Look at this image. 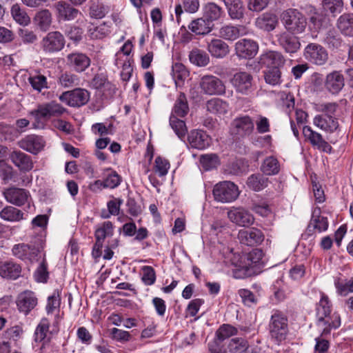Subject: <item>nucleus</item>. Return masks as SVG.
<instances>
[{
	"mask_svg": "<svg viewBox=\"0 0 353 353\" xmlns=\"http://www.w3.org/2000/svg\"><path fill=\"white\" fill-rule=\"evenodd\" d=\"M316 325L321 332V336L330 334L332 330H336L341 325V318L338 313H331V303L328 297L321 294L316 305Z\"/></svg>",
	"mask_w": 353,
	"mask_h": 353,
	"instance_id": "nucleus-1",
	"label": "nucleus"
},
{
	"mask_svg": "<svg viewBox=\"0 0 353 353\" xmlns=\"http://www.w3.org/2000/svg\"><path fill=\"white\" fill-rule=\"evenodd\" d=\"M281 21L285 30L296 34L303 33L307 26L305 15L295 8L284 10L281 14Z\"/></svg>",
	"mask_w": 353,
	"mask_h": 353,
	"instance_id": "nucleus-2",
	"label": "nucleus"
},
{
	"mask_svg": "<svg viewBox=\"0 0 353 353\" xmlns=\"http://www.w3.org/2000/svg\"><path fill=\"white\" fill-rule=\"evenodd\" d=\"M239 195L238 187L231 181H225L219 182L213 188L214 198L219 202H232L238 198Z\"/></svg>",
	"mask_w": 353,
	"mask_h": 353,
	"instance_id": "nucleus-3",
	"label": "nucleus"
},
{
	"mask_svg": "<svg viewBox=\"0 0 353 353\" xmlns=\"http://www.w3.org/2000/svg\"><path fill=\"white\" fill-rule=\"evenodd\" d=\"M288 332L287 317L281 312L276 310L271 316L270 333L272 339L277 342L285 339Z\"/></svg>",
	"mask_w": 353,
	"mask_h": 353,
	"instance_id": "nucleus-4",
	"label": "nucleus"
},
{
	"mask_svg": "<svg viewBox=\"0 0 353 353\" xmlns=\"http://www.w3.org/2000/svg\"><path fill=\"white\" fill-rule=\"evenodd\" d=\"M303 57L309 63L319 66L324 65L329 59L327 50L316 43H310L305 47Z\"/></svg>",
	"mask_w": 353,
	"mask_h": 353,
	"instance_id": "nucleus-5",
	"label": "nucleus"
},
{
	"mask_svg": "<svg viewBox=\"0 0 353 353\" xmlns=\"http://www.w3.org/2000/svg\"><path fill=\"white\" fill-rule=\"evenodd\" d=\"M287 30H283L275 34L276 42L286 53L293 54L301 48L299 37Z\"/></svg>",
	"mask_w": 353,
	"mask_h": 353,
	"instance_id": "nucleus-6",
	"label": "nucleus"
},
{
	"mask_svg": "<svg viewBox=\"0 0 353 353\" xmlns=\"http://www.w3.org/2000/svg\"><path fill=\"white\" fill-rule=\"evenodd\" d=\"M90 99V92L83 88L66 91L59 96V100L71 107H80L86 104Z\"/></svg>",
	"mask_w": 353,
	"mask_h": 353,
	"instance_id": "nucleus-7",
	"label": "nucleus"
},
{
	"mask_svg": "<svg viewBox=\"0 0 353 353\" xmlns=\"http://www.w3.org/2000/svg\"><path fill=\"white\" fill-rule=\"evenodd\" d=\"M63 35L58 32H48L41 41V48L46 53H54L61 50L65 46Z\"/></svg>",
	"mask_w": 353,
	"mask_h": 353,
	"instance_id": "nucleus-8",
	"label": "nucleus"
},
{
	"mask_svg": "<svg viewBox=\"0 0 353 353\" xmlns=\"http://www.w3.org/2000/svg\"><path fill=\"white\" fill-rule=\"evenodd\" d=\"M263 252L260 249H253L249 253L241 257L239 264L236 265L239 268V270L234 272V276L236 279L243 277V276L240 274L241 270H246L249 268L256 265L257 264H264L263 261Z\"/></svg>",
	"mask_w": 353,
	"mask_h": 353,
	"instance_id": "nucleus-9",
	"label": "nucleus"
},
{
	"mask_svg": "<svg viewBox=\"0 0 353 353\" xmlns=\"http://www.w3.org/2000/svg\"><path fill=\"white\" fill-rule=\"evenodd\" d=\"M6 200L16 206L21 207L25 204L30 206L31 196L29 191L16 187H12L6 189L3 192Z\"/></svg>",
	"mask_w": 353,
	"mask_h": 353,
	"instance_id": "nucleus-10",
	"label": "nucleus"
},
{
	"mask_svg": "<svg viewBox=\"0 0 353 353\" xmlns=\"http://www.w3.org/2000/svg\"><path fill=\"white\" fill-rule=\"evenodd\" d=\"M259 46L252 39H242L235 43L236 54L241 59H252L258 52Z\"/></svg>",
	"mask_w": 353,
	"mask_h": 353,
	"instance_id": "nucleus-11",
	"label": "nucleus"
},
{
	"mask_svg": "<svg viewBox=\"0 0 353 353\" xmlns=\"http://www.w3.org/2000/svg\"><path fill=\"white\" fill-rule=\"evenodd\" d=\"M230 82L237 92L248 94L252 88V76L246 72H239L233 75Z\"/></svg>",
	"mask_w": 353,
	"mask_h": 353,
	"instance_id": "nucleus-12",
	"label": "nucleus"
},
{
	"mask_svg": "<svg viewBox=\"0 0 353 353\" xmlns=\"http://www.w3.org/2000/svg\"><path fill=\"white\" fill-rule=\"evenodd\" d=\"M200 86L201 90L208 94H222L225 91V85L223 82L212 75L203 77Z\"/></svg>",
	"mask_w": 353,
	"mask_h": 353,
	"instance_id": "nucleus-13",
	"label": "nucleus"
},
{
	"mask_svg": "<svg viewBox=\"0 0 353 353\" xmlns=\"http://www.w3.org/2000/svg\"><path fill=\"white\" fill-rule=\"evenodd\" d=\"M238 239L242 244L254 246L263 242L264 236L261 230L252 228L248 230H240L238 233Z\"/></svg>",
	"mask_w": 353,
	"mask_h": 353,
	"instance_id": "nucleus-14",
	"label": "nucleus"
},
{
	"mask_svg": "<svg viewBox=\"0 0 353 353\" xmlns=\"http://www.w3.org/2000/svg\"><path fill=\"white\" fill-rule=\"evenodd\" d=\"M228 217L232 223L242 227L250 225L254 221L252 214L242 208L230 210L228 212Z\"/></svg>",
	"mask_w": 353,
	"mask_h": 353,
	"instance_id": "nucleus-15",
	"label": "nucleus"
},
{
	"mask_svg": "<svg viewBox=\"0 0 353 353\" xmlns=\"http://www.w3.org/2000/svg\"><path fill=\"white\" fill-rule=\"evenodd\" d=\"M44 145L43 138L34 134L28 135L18 142L19 148L33 154H38Z\"/></svg>",
	"mask_w": 353,
	"mask_h": 353,
	"instance_id": "nucleus-16",
	"label": "nucleus"
},
{
	"mask_svg": "<svg viewBox=\"0 0 353 353\" xmlns=\"http://www.w3.org/2000/svg\"><path fill=\"white\" fill-rule=\"evenodd\" d=\"M303 134L313 146L325 152H331L332 147L330 145L323 139L321 134L312 130L310 127L304 126Z\"/></svg>",
	"mask_w": 353,
	"mask_h": 353,
	"instance_id": "nucleus-17",
	"label": "nucleus"
},
{
	"mask_svg": "<svg viewBox=\"0 0 353 353\" xmlns=\"http://www.w3.org/2000/svg\"><path fill=\"white\" fill-rule=\"evenodd\" d=\"M328 227V221L326 217L320 215V210H314L312 218L307 228V233L310 236L316 232L321 233L325 231Z\"/></svg>",
	"mask_w": 353,
	"mask_h": 353,
	"instance_id": "nucleus-18",
	"label": "nucleus"
},
{
	"mask_svg": "<svg viewBox=\"0 0 353 353\" xmlns=\"http://www.w3.org/2000/svg\"><path fill=\"white\" fill-rule=\"evenodd\" d=\"M66 58L69 67L77 72L85 71L90 65V59L83 53H71Z\"/></svg>",
	"mask_w": 353,
	"mask_h": 353,
	"instance_id": "nucleus-19",
	"label": "nucleus"
},
{
	"mask_svg": "<svg viewBox=\"0 0 353 353\" xmlns=\"http://www.w3.org/2000/svg\"><path fill=\"white\" fill-rule=\"evenodd\" d=\"M37 305V298L32 291L23 292L17 297V307L25 314H28Z\"/></svg>",
	"mask_w": 353,
	"mask_h": 353,
	"instance_id": "nucleus-20",
	"label": "nucleus"
},
{
	"mask_svg": "<svg viewBox=\"0 0 353 353\" xmlns=\"http://www.w3.org/2000/svg\"><path fill=\"white\" fill-rule=\"evenodd\" d=\"M12 254L23 260L32 261L36 259L38 254V250L32 245L25 243H19L13 246Z\"/></svg>",
	"mask_w": 353,
	"mask_h": 353,
	"instance_id": "nucleus-21",
	"label": "nucleus"
},
{
	"mask_svg": "<svg viewBox=\"0 0 353 353\" xmlns=\"http://www.w3.org/2000/svg\"><path fill=\"white\" fill-rule=\"evenodd\" d=\"M188 141L192 148L203 150L208 147L210 139L205 132L199 130H192L188 136Z\"/></svg>",
	"mask_w": 353,
	"mask_h": 353,
	"instance_id": "nucleus-22",
	"label": "nucleus"
},
{
	"mask_svg": "<svg viewBox=\"0 0 353 353\" xmlns=\"http://www.w3.org/2000/svg\"><path fill=\"white\" fill-rule=\"evenodd\" d=\"M307 24L312 36L316 37L321 30L327 28L330 20L325 14L315 12L310 17Z\"/></svg>",
	"mask_w": 353,
	"mask_h": 353,
	"instance_id": "nucleus-23",
	"label": "nucleus"
},
{
	"mask_svg": "<svg viewBox=\"0 0 353 353\" xmlns=\"http://www.w3.org/2000/svg\"><path fill=\"white\" fill-rule=\"evenodd\" d=\"M56 14L60 19L71 21L77 17L79 11L65 1H60L54 5Z\"/></svg>",
	"mask_w": 353,
	"mask_h": 353,
	"instance_id": "nucleus-24",
	"label": "nucleus"
},
{
	"mask_svg": "<svg viewBox=\"0 0 353 353\" xmlns=\"http://www.w3.org/2000/svg\"><path fill=\"white\" fill-rule=\"evenodd\" d=\"M279 23V19L276 14L265 12L260 15L255 20L256 27L265 32L274 30Z\"/></svg>",
	"mask_w": 353,
	"mask_h": 353,
	"instance_id": "nucleus-25",
	"label": "nucleus"
},
{
	"mask_svg": "<svg viewBox=\"0 0 353 353\" xmlns=\"http://www.w3.org/2000/svg\"><path fill=\"white\" fill-rule=\"evenodd\" d=\"M313 123L314 125L327 132H333L339 128L337 119L327 114L316 115Z\"/></svg>",
	"mask_w": 353,
	"mask_h": 353,
	"instance_id": "nucleus-26",
	"label": "nucleus"
},
{
	"mask_svg": "<svg viewBox=\"0 0 353 353\" xmlns=\"http://www.w3.org/2000/svg\"><path fill=\"white\" fill-rule=\"evenodd\" d=\"M10 158L12 162L22 171L27 172L33 168L31 157L20 150L13 151Z\"/></svg>",
	"mask_w": 353,
	"mask_h": 353,
	"instance_id": "nucleus-27",
	"label": "nucleus"
},
{
	"mask_svg": "<svg viewBox=\"0 0 353 353\" xmlns=\"http://www.w3.org/2000/svg\"><path fill=\"white\" fill-rule=\"evenodd\" d=\"M245 34L244 26H234L232 25H225L219 30L218 36L228 41H234L241 36Z\"/></svg>",
	"mask_w": 353,
	"mask_h": 353,
	"instance_id": "nucleus-28",
	"label": "nucleus"
},
{
	"mask_svg": "<svg viewBox=\"0 0 353 353\" xmlns=\"http://www.w3.org/2000/svg\"><path fill=\"white\" fill-rule=\"evenodd\" d=\"M207 49L215 58H223L230 52L228 45L220 39H212L208 43Z\"/></svg>",
	"mask_w": 353,
	"mask_h": 353,
	"instance_id": "nucleus-29",
	"label": "nucleus"
},
{
	"mask_svg": "<svg viewBox=\"0 0 353 353\" xmlns=\"http://www.w3.org/2000/svg\"><path fill=\"white\" fill-rule=\"evenodd\" d=\"M114 234V226L112 222L108 221L99 225L95 231L96 243L94 249H100L103 246L105 238L110 237Z\"/></svg>",
	"mask_w": 353,
	"mask_h": 353,
	"instance_id": "nucleus-30",
	"label": "nucleus"
},
{
	"mask_svg": "<svg viewBox=\"0 0 353 353\" xmlns=\"http://www.w3.org/2000/svg\"><path fill=\"white\" fill-rule=\"evenodd\" d=\"M21 272V266L13 261L0 262V276L3 278L16 279Z\"/></svg>",
	"mask_w": 353,
	"mask_h": 353,
	"instance_id": "nucleus-31",
	"label": "nucleus"
},
{
	"mask_svg": "<svg viewBox=\"0 0 353 353\" xmlns=\"http://www.w3.org/2000/svg\"><path fill=\"white\" fill-rule=\"evenodd\" d=\"M325 86L333 94L338 93L344 86L343 76L338 71L327 74Z\"/></svg>",
	"mask_w": 353,
	"mask_h": 353,
	"instance_id": "nucleus-32",
	"label": "nucleus"
},
{
	"mask_svg": "<svg viewBox=\"0 0 353 353\" xmlns=\"http://www.w3.org/2000/svg\"><path fill=\"white\" fill-rule=\"evenodd\" d=\"M336 27L345 36L353 37V13H344L336 21Z\"/></svg>",
	"mask_w": 353,
	"mask_h": 353,
	"instance_id": "nucleus-33",
	"label": "nucleus"
},
{
	"mask_svg": "<svg viewBox=\"0 0 353 353\" xmlns=\"http://www.w3.org/2000/svg\"><path fill=\"white\" fill-rule=\"evenodd\" d=\"M233 125L236 129V133L241 136L248 135L254 130V123L248 116L236 119L233 122Z\"/></svg>",
	"mask_w": 353,
	"mask_h": 353,
	"instance_id": "nucleus-34",
	"label": "nucleus"
},
{
	"mask_svg": "<svg viewBox=\"0 0 353 353\" xmlns=\"http://www.w3.org/2000/svg\"><path fill=\"white\" fill-rule=\"evenodd\" d=\"M0 218L8 222H19L25 219L21 210L11 205H7L0 211Z\"/></svg>",
	"mask_w": 353,
	"mask_h": 353,
	"instance_id": "nucleus-35",
	"label": "nucleus"
},
{
	"mask_svg": "<svg viewBox=\"0 0 353 353\" xmlns=\"http://www.w3.org/2000/svg\"><path fill=\"white\" fill-rule=\"evenodd\" d=\"M213 24L206 19L199 18L193 20L188 26V28L196 34L205 35L211 32Z\"/></svg>",
	"mask_w": 353,
	"mask_h": 353,
	"instance_id": "nucleus-36",
	"label": "nucleus"
},
{
	"mask_svg": "<svg viewBox=\"0 0 353 353\" xmlns=\"http://www.w3.org/2000/svg\"><path fill=\"white\" fill-rule=\"evenodd\" d=\"M206 109L212 114L223 115L228 112L229 105L221 99L213 98L207 101Z\"/></svg>",
	"mask_w": 353,
	"mask_h": 353,
	"instance_id": "nucleus-37",
	"label": "nucleus"
},
{
	"mask_svg": "<svg viewBox=\"0 0 353 353\" xmlns=\"http://www.w3.org/2000/svg\"><path fill=\"white\" fill-rule=\"evenodd\" d=\"M262 63L267 65L269 68L282 65L285 59L281 52L276 51H270L264 54L261 57Z\"/></svg>",
	"mask_w": 353,
	"mask_h": 353,
	"instance_id": "nucleus-38",
	"label": "nucleus"
},
{
	"mask_svg": "<svg viewBox=\"0 0 353 353\" xmlns=\"http://www.w3.org/2000/svg\"><path fill=\"white\" fill-rule=\"evenodd\" d=\"M261 170L267 176L276 175L280 171V163L276 157H268L263 160Z\"/></svg>",
	"mask_w": 353,
	"mask_h": 353,
	"instance_id": "nucleus-39",
	"label": "nucleus"
},
{
	"mask_svg": "<svg viewBox=\"0 0 353 353\" xmlns=\"http://www.w3.org/2000/svg\"><path fill=\"white\" fill-rule=\"evenodd\" d=\"M189 112L188 101L184 93L181 92L174 103L171 115L184 117Z\"/></svg>",
	"mask_w": 353,
	"mask_h": 353,
	"instance_id": "nucleus-40",
	"label": "nucleus"
},
{
	"mask_svg": "<svg viewBox=\"0 0 353 353\" xmlns=\"http://www.w3.org/2000/svg\"><path fill=\"white\" fill-rule=\"evenodd\" d=\"M268 178L261 174H252L248 178L247 185L254 191L259 192L268 185Z\"/></svg>",
	"mask_w": 353,
	"mask_h": 353,
	"instance_id": "nucleus-41",
	"label": "nucleus"
},
{
	"mask_svg": "<svg viewBox=\"0 0 353 353\" xmlns=\"http://www.w3.org/2000/svg\"><path fill=\"white\" fill-rule=\"evenodd\" d=\"M34 21L41 30L47 31L52 23V14L48 10H42L36 14Z\"/></svg>",
	"mask_w": 353,
	"mask_h": 353,
	"instance_id": "nucleus-42",
	"label": "nucleus"
},
{
	"mask_svg": "<svg viewBox=\"0 0 353 353\" xmlns=\"http://www.w3.org/2000/svg\"><path fill=\"white\" fill-rule=\"evenodd\" d=\"M249 347V343L246 339L236 337L230 340L227 348L230 353H245Z\"/></svg>",
	"mask_w": 353,
	"mask_h": 353,
	"instance_id": "nucleus-43",
	"label": "nucleus"
},
{
	"mask_svg": "<svg viewBox=\"0 0 353 353\" xmlns=\"http://www.w3.org/2000/svg\"><path fill=\"white\" fill-rule=\"evenodd\" d=\"M223 13L221 8L214 3H208L204 6V17L212 23L213 21L218 20Z\"/></svg>",
	"mask_w": 353,
	"mask_h": 353,
	"instance_id": "nucleus-44",
	"label": "nucleus"
},
{
	"mask_svg": "<svg viewBox=\"0 0 353 353\" xmlns=\"http://www.w3.org/2000/svg\"><path fill=\"white\" fill-rule=\"evenodd\" d=\"M189 59L192 63L198 66H205L210 61L207 53L199 49L192 50L189 54Z\"/></svg>",
	"mask_w": 353,
	"mask_h": 353,
	"instance_id": "nucleus-45",
	"label": "nucleus"
},
{
	"mask_svg": "<svg viewBox=\"0 0 353 353\" xmlns=\"http://www.w3.org/2000/svg\"><path fill=\"white\" fill-rule=\"evenodd\" d=\"M178 117L170 115V125L178 137L182 140L185 137L188 129L184 121L179 119Z\"/></svg>",
	"mask_w": 353,
	"mask_h": 353,
	"instance_id": "nucleus-46",
	"label": "nucleus"
},
{
	"mask_svg": "<svg viewBox=\"0 0 353 353\" xmlns=\"http://www.w3.org/2000/svg\"><path fill=\"white\" fill-rule=\"evenodd\" d=\"M323 41L329 48L337 49L341 46L343 40L334 29H330L327 32Z\"/></svg>",
	"mask_w": 353,
	"mask_h": 353,
	"instance_id": "nucleus-47",
	"label": "nucleus"
},
{
	"mask_svg": "<svg viewBox=\"0 0 353 353\" xmlns=\"http://www.w3.org/2000/svg\"><path fill=\"white\" fill-rule=\"evenodd\" d=\"M92 39H99L106 37L110 32V27L107 23H103L98 26H90L88 30Z\"/></svg>",
	"mask_w": 353,
	"mask_h": 353,
	"instance_id": "nucleus-48",
	"label": "nucleus"
},
{
	"mask_svg": "<svg viewBox=\"0 0 353 353\" xmlns=\"http://www.w3.org/2000/svg\"><path fill=\"white\" fill-rule=\"evenodd\" d=\"M11 14L13 19L19 24L27 26L30 22V19L18 4H14L11 8Z\"/></svg>",
	"mask_w": 353,
	"mask_h": 353,
	"instance_id": "nucleus-49",
	"label": "nucleus"
},
{
	"mask_svg": "<svg viewBox=\"0 0 353 353\" xmlns=\"http://www.w3.org/2000/svg\"><path fill=\"white\" fill-rule=\"evenodd\" d=\"M200 163L204 170H210L219 165V159L216 154H205L201 156Z\"/></svg>",
	"mask_w": 353,
	"mask_h": 353,
	"instance_id": "nucleus-50",
	"label": "nucleus"
},
{
	"mask_svg": "<svg viewBox=\"0 0 353 353\" xmlns=\"http://www.w3.org/2000/svg\"><path fill=\"white\" fill-rule=\"evenodd\" d=\"M172 75L176 86L178 87L181 85L180 82L188 77V72L183 64L176 63L172 65Z\"/></svg>",
	"mask_w": 353,
	"mask_h": 353,
	"instance_id": "nucleus-51",
	"label": "nucleus"
},
{
	"mask_svg": "<svg viewBox=\"0 0 353 353\" xmlns=\"http://www.w3.org/2000/svg\"><path fill=\"white\" fill-rule=\"evenodd\" d=\"M237 332L238 330L236 327L229 324H223L216 332V336L220 341H223L226 339L236 335Z\"/></svg>",
	"mask_w": 353,
	"mask_h": 353,
	"instance_id": "nucleus-52",
	"label": "nucleus"
},
{
	"mask_svg": "<svg viewBox=\"0 0 353 353\" xmlns=\"http://www.w3.org/2000/svg\"><path fill=\"white\" fill-rule=\"evenodd\" d=\"M265 80L268 84L276 85L281 82V72L279 68L273 67L265 72Z\"/></svg>",
	"mask_w": 353,
	"mask_h": 353,
	"instance_id": "nucleus-53",
	"label": "nucleus"
},
{
	"mask_svg": "<svg viewBox=\"0 0 353 353\" xmlns=\"http://www.w3.org/2000/svg\"><path fill=\"white\" fill-rule=\"evenodd\" d=\"M28 82L32 88L38 92L42 89L48 88L46 77L42 74H36L28 77Z\"/></svg>",
	"mask_w": 353,
	"mask_h": 353,
	"instance_id": "nucleus-54",
	"label": "nucleus"
},
{
	"mask_svg": "<svg viewBox=\"0 0 353 353\" xmlns=\"http://www.w3.org/2000/svg\"><path fill=\"white\" fill-rule=\"evenodd\" d=\"M79 81V79L77 76L70 72H64L61 74L59 78V85L64 88L77 85Z\"/></svg>",
	"mask_w": 353,
	"mask_h": 353,
	"instance_id": "nucleus-55",
	"label": "nucleus"
},
{
	"mask_svg": "<svg viewBox=\"0 0 353 353\" xmlns=\"http://www.w3.org/2000/svg\"><path fill=\"white\" fill-rule=\"evenodd\" d=\"M49 321L47 319H42L37 327L35 331V339L37 341H42L47 336L49 330Z\"/></svg>",
	"mask_w": 353,
	"mask_h": 353,
	"instance_id": "nucleus-56",
	"label": "nucleus"
},
{
	"mask_svg": "<svg viewBox=\"0 0 353 353\" xmlns=\"http://www.w3.org/2000/svg\"><path fill=\"white\" fill-rule=\"evenodd\" d=\"M61 304V299L59 292H54L52 295L50 296L48 299V303L46 305V311L48 314L54 312L55 310L59 311V307Z\"/></svg>",
	"mask_w": 353,
	"mask_h": 353,
	"instance_id": "nucleus-57",
	"label": "nucleus"
},
{
	"mask_svg": "<svg viewBox=\"0 0 353 353\" xmlns=\"http://www.w3.org/2000/svg\"><path fill=\"white\" fill-rule=\"evenodd\" d=\"M154 163V172L157 173L159 176H163L167 174L170 168V163L166 159L158 157L156 158Z\"/></svg>",
	"mask_w": 353,
	"mask_h": 353,
	"instance_id": "nucleus-58",
	"label": "nucleus"
},
{
	"mask_svg": "<svg viewBox=\"0 0 353 353\" xmlns=\"http://www.w3.org/2000/svg\"><path fill=\"white\" fill-rule=\"evenodd\" d=\"M323 2L325 10L332 14L339 13L343 10V2L342 0H323Z\"/></svg>",
	"mask_w": 353,
	"mask_h": 353,
	"instance_id": "nucleus-59",
	"label": "nucleus"
},
{
	"mask_svg": "<svg viewBox=\"0 0 353 353\" xmlns=\"http://www.w3.org/2000/svg\"><path fill=\"white\" fill-rule=\"evenodd\" d=\"M31 114L34 117L37 121L41 119H48L50 118L48 104L39 105L37 109L31 112Z\"/></svg>",
	"mask_w": 353,
	"mask_h": 353,
	"instance_id": "nucleus-60",
	"label": "nucleus"
},
{
	"mask_svg": "<svg viewBox=\"0 0 353 353\" xmlns=\"http://www.w3.org/2000/svg\"><path fill=\"white\" fill-rule=\"evenodd\" d=\"M34 278L38 282H46L48 278V272L47 268V263L45 260H43L41 264L39 265L37 269L34 272Z\"/></svg>",
	"mask_w": 353,
	"mask_h": 353,
	"instance_id": "nucleus-61",
	"label": "nucleus"
},
{
	"mask_svg": "<svg viewBox=\"0 0 353 353\" xmlns=\"http://www.w3.org/2000/svg\"><path fill=\"white\" fill-rule=\"evenodd\" d=\"M238 294L245 305L252 306L256 303L255 296L248 290L241 289L238 291Z\"/></svg>",
	"mask_w": 353,
	"mask_h": 353,
	"instance_id": "nucleus-62",
	"label": "nucleus"
},
{
	"mask_svg": "<svg viewBox=\"0 0 353 353\" xmlns=\"http://www.w3.org/2000/svg\"><path fill=\"white\" fill-rule=\"evenodd\" d=\"M142 271V281L143 283L148 285H152L156 280L154 270L151 266H144Z\"/></svg>",
	"mask_w": 353,
	"mask_h": 353,
	"instance_id": "nucleus-63",
	"label": "nucleus"
},
{
	"mask_svg": "<svg viewBox=\"0 0 353 353\" xmlns=\"http://www.w3.org/2000/svg\"><path fill=\"white\" fill-rule=\"evenodd\" d=\"M120 176L114 171H109L106 179L104 180L106 188H114L120 184Z\"/></svg>",
	"mask_w": 353,
	"mask_h": 353,
	"instance_id": "nucleus-64",
	"label": "nucleus"
}]
</instances>
